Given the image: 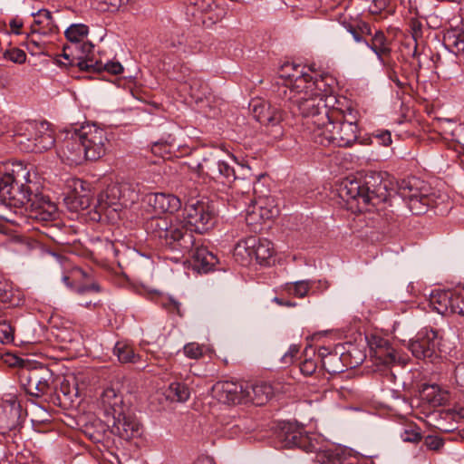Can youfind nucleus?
Segmentation results:
<instances>
[{"mask_svg": "<svg viewBox=\"0 0 464 464\" xmlns=\"http://www.w3.org/2000/svg\"><path fill=\"white\" fill-rule=\"evenodd\" d=\"M29 183L30 171L26 166L13 163L0 179V200L12 207H24L29 218L36 221L53 220L57 216L56 205L47 196L34 194Z\"/></svg>", "mask_w": 464, "mask_h": 464, "instance_id": "nucleus-1", "label": "nucleus"}, {"mask_svg": "<svg viewBox=\"0 0 464 464\" xmlns=\"http://www.w3.org/2000/svg\"><path fill=\"white\" fill-rule=\"evenodd\" d=\"M318 80L328 83L325 91L314 87H303L298 90L279 87L278 96L288 102V109L295 115L303 118L302 125L304 134L310 138L318 128L328 122V116L331 111L328 110V101L335 100L332 95L334 80L329 75H320Z\"/></svg>", "mask_w": 464, "mask_h": 464, "instance_id": "nucleus-2", "label": "nucleus"}, {"mask_svg": "<svg viewBox=\"0 0 464 464\" xmlns=\"http://www.w3.org/2000/svg\"><path fill=\"white\" fill-rule=\"evenodd\" d=\"M340 198L351 204L355 203L359 211L368 210V207L377 206L387 199V184L379 173L367 174L363 180L343 179L338 188Z\"/></svg>", "mask_w": 464, "mask_h": 464, "instance_id": "nucleus-3", "label": "nucleus"}, {"mask_svg": "<svg viewBox=\"0 0 464 464\" xmlns=\"http://www.w3.org/2000/svg\"><path fill=\"white\" fill-rule=\"evenodd\" d=\"M274 396V388L267 383L256 385L252 388L234 382H218L212 388V397L217 403L226 406H237L252 403L254 406H264Z\"/></svg>", "mask_w": 464, "mask_h": 464, "instance_id": "nucleus-4", "label": "nucleus"}, {"mask_svg": "<svg viewBox=\"0 0 464 464\" xmlns=\"http://www.w3.org/2000/svg\"><path fill=\"white\" fill-rule=\"evenodd\" d=\"M145 229L151 237L158 238L161 245L173 251L185 254L195 245L194 235L188 231L183 221L170 216L150 218L145 224Z\"/></svg>", "mask_w": 464, "mask_h": 464, "instance_id": "nucleus-5", "label": "nucleus"}, {"mask_svg": "<svg viewBox=\"0 0 464 464\" xmlns=\"http://www.w3.org/2000/svg\"><path fill=\"white\" fill-rule=\"evenodd\" d=\"M341 112L331 111L328 122L320 126L317 131L310 137L316 144L322 146L334 145L338 147H350L358 139V127L356 117L353 111L339 119Z\"/></svg>", "mask_w": 464, "mask_h": 464, "instance_id": "nucleus-6", "label": "nucleus"}, {"mask_svg": "<svg viewBox=\"0 0 464 464\" xmlns=\"http://www.w3.org/2000/svg\"><path fill=\"white\" fill-rule=\"evenodd\" d=\"M14 141L26 152L41 153L55 142L53 131L46 121H27L15 128Z\"/></svg>", "mask_w": 464, "mask_h": 464, "instance_id": "nucleus-7", "label": "nucleus"}, {"mask_svg": "<svg viewBox=\"0 0 464 464\" xmlns=\"http://www.w3.org/2000/svg\"><path fill=\"white\" fill-rule=\"evenodd\" d=\"M139 198L133 184L129 182L114 183L99 193L95 209L100 214L111 216L123 208L130 207Z\"/></svg>", "mask_w": 464, "mask_h": 464, "instance_id": "nucleus-8", "label": "nucleus"}, {"mask_svg": "<svg viewBox=\"0 0 464 464\" xmlns=\"http://www.w3.org/2000/svg\"><path fill=\"white\" fill-rule=\"evenodd\" d=\"M398 194L413 215L425 214L436 205V197L430 193V188L415 177L402 179L398 185Z\"/></svg>", "mask_w": 464, "mask_h": 464, "instance_id": "nucleus-9", "label": "nucleus"}, {"mask_svg": "<svg viewBox=\"0 0 464 464\" xmlns=\"http://www.w3.org/2000/svg\"><path fill=\"white\" fill-rule=\"evenodd\" d=\"M183 216L185 227L190 233L208 232L216 222L214 205L207 199H189L185 205Z\"/></svg>", "mask_w": 464, "mask_h": 464, "instance_id": "nucleus-10", "label": "nucleus"}, {"mask_svg": "<svg viewBox=\"0 0 464 464\" xmlns=\"http://www.w3.org/2000/svg\"><path fill=\"white\" fill-rule=\"evenodd\" d=\"M274 253L273 243L266 238L257 237L242 239L234 248V256L242 265H247L255 259L260 265L268 266Z\"/></svg>", "mask_w": 464, "mask_h": 464, "instance_id": "nucleus-11", "label": "nucleus"}, {"mask_svg": "<svg viewBox=\"0 0 464 464\" xmlns=\"http://www.w3.org/2000/svg\"><path fill=\"white\" fill-rule=\"evenodd\" d=\"M320 75L317 73L311 75L305 71L304 66L295 63H285L279 70V77L285 81L281 87L288 89L298 90L303 87H314L325 91L329 84L323 80H318Z\"/></svg>", "mask_w": 464, "mask_h": 464, "instance_id": "nucleus-12", "label": "nucleus"}, {"mask_svg": "<svg viewBox=\"0 0 464 464\" xmlns=\"http://www.w3.org/2000/svg\"><path fill=\"white\" fill-rule=\"evenodd\" d=\"M101 409L106 424L111 426L120 437L130 439L140 434V424L130 408Z\"/></svg>", "mask_w": 464, "mask_h": 464, "instance_id": "nucleus-13", "label": "nucleus"}, {"mask_svg": "<svg viewBox=\"0 0 464 464\" xmlns=\"http://www.w3.org/2000/svg\"><path fill=\"white\" fill-rule=\"evenodd\" d=\"M280 438L287 448L296 447L305 452L316 451L318 449L319 437L307 433L304 424L297 421L285 422L281 428Z\"/></svg>", "mask_w": 464, "mask_h": 464, "instance_id": "nucleus-14", "label": "nucleus"}, {"mask_svg": "<svg viewBox=\"0 0 464 464\" xmlns=\"http://www.w3.org/2000/svg\"><path fill=\"white\" fill-rule=\"evenodd\" d=\"M86 160H97L106 152L108 139L103 129L95 124H84L78 128Z\"/></svg>", "mask_w": 464, "mask_h": 464, "instance_id": "nucleus-15", "label": "nucleus"}, {"mask_svg": "<svg viewBox=\"0 0 464 464\" xmlns=\"http://www.w3.org/2000/svg\"><path fill=\"white\" fill-rule=\"evenodd\" d=\"M250 107L253 116L257 121L275 129L273 134L275 138H279L283 135L281 122L284 120L285 113L280 107L260 99L253 100Z\"/></svg>", "mask_w": 464, "mask_h": 464, "instance_id": "nucleus-16", "label": "nucleus"}, {"mask_svg": "<svg viewBox=\"0 0 464 464\" xmlns=\"http://www.w3.org/2000/svg\"><path fill=\"white\" fill-rule=\"evenodd\" d=\"M250 107L253 116L257 121L275 129L273 134L275 138H279L283 135L281 122L284 120L285 113L280 107L260 99L253 100Z\"/></svg>", "mask_w": 464, "mask_h": 464, "instance_id": "nucleus-17", "label": "nucleus"}, {"mask_svg": "<svg viewBox=\"0 0 464 464\" xmlns=\"http://www.w3.org/2000/svg\"><path fill=\"white\" fill-rule=\"evenodd\" d=\"M58 156L69 165H80L86 160L78 128L66 129L58 148Z\"/></svg>", "mask_w": 464, "mask_h": 464, "instance_id": "nucleus-18", "label": "nucleus"}, {"mask_svg": "<svg viewBox=\"0 0 464 464\" xmlns=\"http://www.w3.org/2000/svg\"><path fill=\"white\" fill-rule=\"evenodd\" d=\"M438 333L432 329L420 330L414 340L410 341L409 349L417 359H431L439 346Z\"/></svg>", "mask_w": 464, "mask_h": 464, "instance_id": "nucleus-19", "label": "nucleus"}, {"mask_svg": "<svg viewBox=\"0 0 464 464\" xmlns=\"http://www.w3.org/2000/svg\"><path fill=\"white\" fill-rule=\"evenodd\" d=\"M422 405L446 406L450 402V392L437 383L423 382L418 385L415 395Z\"/></svg>", "mask_w": 464, "mask_h": 464, "instance_id": "nucleus-20", "label": "nucleus"}, {"mask_svg": "<svg viewBox=\"0 0 464 464\" xmlns=\"http://www.w3.org/2000/svg\"><path fill=\"white\" fill-rule=\"evenodd\" d=\"M203 173L213 179H220L222 183L230 184L236 182L238 178L236 169L227 162L218 160L216 157L204 159L199 165Z\"/></svg>", "mask_w": 464, "mask_h": 464, "instance_id": "nucleus-21", "label": "nucleus"}, {"mask_svg": "<svg viewBox=\"0 0 464 464\" xmlns=\"http://www.w3.org/2000/svg\"><path fill=\"white\" fill-rule=\"evenodd\" d=\"M20 378L26 394L32 397L40 398L50 389V373L46 370L44 372L37 370L26 371L22 373Z\"/></svg>", "mask_w": 464, "mask_h": 464, "instance_id": "nucleus-22", "label": "nucleus"}, {"mask_svg": "<svg viewBox=\"0 0 464 464\" xmlns=\"http://www.w3.org/2000/svg\"><path fill=\"white\" fill-rule=\"evenodd\" d=\"M93 45L84 40L73 47L72 45H65L63 50V56L71 65H77L82 71H90L93 69L95 63L92 61L85 60V57L91 53Z\"/></svg>", "mask_w": 464, "mask_h": 464, "instance_id": "nucleus-23", "label": "nucleus"}, {"mask_svg": "<svg viewBox=\"0 0 464 464\" xmlns=\"http://www.w3.org/2000/svg\"><path fill=\"white\" fill-rule=\"evenodd\" d=\"M368 343L373 353V356L380 363L390 366L400 362L398 353L391 346L388 340L372 335L369 339Z\"/></svg>", "mask_w": 464, "mask_h": 464, "instance_id": "nucleus-24", "label": "nucleus"}, {"mask_svg": "<svg viewBox=\"0 0 464 464\" xmlns=\"http://www.w3.org/2000/svg\"><path fill=\"white\" fill-rule=\"evenodd\" d=\"M186 254L190 257L193 269L199 273H208L218 264V257L207 247L198 246L196 241L193 248L184 255Z\"/></svg>", "mask_w": 464, "mask_h": 464, "instance_id": "nucleus-25", "label": "nucleus"}, {"mask_svg": "<svg viewBox=\"0 0 464 464\" xmlns=\"http://www.w3.org/2000/svg\"><path fill=\"white\" fill-rule=\"evenodd\" d=\"M69 186L72 191L65 199L72 203V208L75 210L89 208L92 201L90 184L82 179H74Z\"/></svg>", "mask_w": 464, "mask_h": 464, "instance_id": "nucleus-26", "label": "nucleus"}, {"mask_svg": "<svg viewBox=\"0 0 464 464\" xmlns=\"http://www.w3.org/2000/svg\"><path fill=\"white\" fill-rule=\"evenodd\" d=\"M145 200L157 213L173 214L181 208L180 199L172 194L150 193L146 196Z\"/></svg>", "mask_w": 464, "mask_h": 464, "instance_id": "nucleus-27", "label": "nucleus"}, {"mask_svg": "<svg viewBox=\"0 0 464 464\" xmlns=\"http://www.w3.org/2000/svg\"><path fill=\"white\" fill-rule=\"evenodd\" d=\"M34 21L31 24L33 34L53 35L59 33L55 18L47 9H40L32 14Z\"/></svg>", "mask_w": 464, "mask_h": 464, "instance_id": "nucleus-28", "label": "nucleus"}, {"mask_svg": "<svg viewBox=\"0 0 464 464\" xmlns=\"http://www.w3.org/2000/svg\"><path fill=\"white\" fill-rule=\"evenodd\" d=\"M339 23L349 32L356 43L365 44V36L372 35V29L368 23L358 17H340Z\"/></svg>", "mask_w": 464, "mask_h": 464, "instance_id": "nucleus-29", "label": "nucleus"}, {"mask_svg": "<svg viewBox=\"0 0 464 464\" xmlns=\"http://www.w3.org/2000/svg\"><path fill=\"white\" fill-rule=\"evenodd\" d=\"M377 56L382 65H386V59L391 56V41L381 30L375 31L370 41L366 40L364 44Z\"/></svg>", "mask_w": 464, "mask_h": 464, "instance_id": "nucleus-30", "label": "nucleus"}, {"mask_svg": "<svg viewBox=\"0 0 464 464\" xmlns=\"http://www.w3.org/2000/svg\"><path fill=\"white\" fill-rule=\"evenodd\" d=\"M453 291L437 289L430 293L429 298L430 306L441 315L453 314L452 307Z\"/></svg>", "mask_w": 464, "mask_h": 464, "instance_id": "nucleus-31", "label": "nucleus"}, {"mask_svg": "<svg viewBox=\"0 0 464 464\" xmlns=\"http://www.w3.org/2000/svg\"><path fill=\"white\" fill-rule=\"evenodd\" d=\"M315 452V460L320 464H342L346 458V450L341 446L332 445L322 448L320 443Z\"/></svg>", "mask_w": 464, "mask_h": 464, "instance_id": "nucleus-32", "label": "nucleus"}, {"mask_svg": "<svg viewBox=\"0 0 464 464\" xmlns=\"http://www.w3.org/2000/svg\"><path fill=\"white\" fill-rule=\"evenodd\" d=\"M218 5L215 0H186V14L196 18L199 14L215 12Z\"/></svg>", "mask_w": 464, "mask_h": 464, "instance_id": "nucleus-33", "label": "nucleus"}, {"mask_svg": "<svg viewBox=\"0 0 464 464\" xmlns=\"http://www.w3.org/2000/svg\"><path fill=\"white\" fill-rule=\"evenodd\" d=\"M332 398V399H338L340 401L338 403H353V401L357 397V393L346 387H342L340 390L337 391H326L324 392V393L315 394L314 399H311L308 401L309 403L313 402H318L322 398Z\"/></svg>", "mask_w": 464, "mask_h": 464, "instance_id": "nucleus-34", "label": "nucleus"}, {"mask_svg": "<svg viewBox=\"0 0 464 464\" xmlns=\"http://www.w3.org/2000/svg\"><path fill=\"white\" fill-rule=\"evenodd\" d=\"M314 280H300L291 283H286L283 289L289 295L297 298H304L306 296L311 289L314 288Z\"/></svg>", "mask_w": 464, "mask_h": 464, "instance_id": "nucleus-35", "label": "nucleus"}, {"mask_svg": "<svg viewBox=\"0 0 464 464\" xmlns=\"http://www.w3.org/2000/svg\"><path fill=\"white\" fill-rule=\"evenodd\" d=\"M88 26L83 24H74L70 25L64 32L65 37L70 42L69 45L72 47L82 42L88 35Z\"/></svg>", "mask_w": 464, "mask_h": 464, "instance_id": "nucleus-36", "label": "nucleus"}, {"mask_svg": "<svg viewBox=\"0 0 464 464\" xmlns=\"http://www.w3.org/2000/svg\"><path fill=\"white\" fill-rule=\"evenodd\" d=\"M444 42L454 53H464V31L458 29L449 31L444 36Z\"/></svg>", "mask_w": 464, "mask_h": 464, "instance_id": "nucleus-37", "label": "nucleus"}, {"mask_svg": "<svg viewBox=\"0 0 464 464\" xmlns=\"http://www.w3.org/2000/svg\"><path fill=\"white\" fill-rule=\"evenodd\" d=\"M189 395L190 392L186 384L174 382L169 385L166 396L171 401L183 403L189 398Z\"/></svg>", "mask_w": 464, "mask_h": 464, "instance_id": "nucleus-38", "label": "nucleus"}, {"mask_svg": "<svg viewBox=\"0 0 464 464\" xmlns=\"http://www.w3.org/2000/svg\"><path fill=\"white\" fill-rule=\"evenodd\" d=\"M19 304V297L13 288L0 282V310L5 307L15 306Z\"/></svg>", "mask_w": 464, "mask_h": 464, "instance_id": "nucleus-39", "label": "nucleus"}, {"mask_svg": "<svg viewBox=\"0 0 464 464\" xmlns=\"http://www.w3.org/2000/svg\"><path fill=\"white\" fill-rule=\"evenodd\" d=\"M114 353L122 363H135L139 361L140 355L136 354L130 345L117 343L114 347Z\"/></svg>", "mask_w": 464, "mask_h": 464, "instance_id": "nucleus-40", "label": "nucleus"}, {"mask_svg": "<svg viewBox=\"0 0 464 464\" xmlns=\"http://www.w3.org/2000/svg\"><path fill=\"white\" fill-rule=\"evenodd\" d=\"M409 26L411 37L415 44L412 56L416 57L418 55V43L423 36V24L417 18H411L410 20Z\"/></svg>", "mask_w": 464, "mask_h": 464, "instance_id": "nucleus-41", "label": "nucleus"}, {"mask_svg": "<svg viewBox=\"0 0 464 464\" xmlns=\"http://www.w3.org/2000/svg\"><path fill=\"white\" fill-rule=\"evenodd\" d=\"M53 408H33L32 422L34 423H45L50 421Z\"/></svg>", "mask_w": 464, "mask_h": 464, "instance_id": "nucleus-42", "label": "nucleus"}, {"mask_svg": "<svg viewBox=\"0 0 464 464\" xmlns=\"http://www.w3.org/2000/svg\"><path fill=\"white\" fill-rule=\"evenodd\" d=\"M92 70L98 72L104 70L111 74H120L122 72L123 67L119 62L108 61L105 63L96 62Z\"/></svg>", "mask_w": 464, "mask_h": 464, "instance_id": "nucleus-43", "label": "nucleus"}, {"mask_svg": "<svg viewBox=\"0 0 464 464\" xmlns=\"http://www.w3.org/2000/svg\"><path fill=\"white\" fill-rule=\"evenodd\" d=\"M25 46L32 54L44 53L45 51V44L34 38L33 34L27 36Z\"/></svg>", "mask_w": 464, "mask_h": 464, "instance_id": "nucleus-44", "label": "nucleus"}, {"mask_svg": "<svg viewBox=\"0 0 464 464\" xmlns=\"http://www.w3.org/2000/svg\"><path fill=\"white\" fill-rule=\"evenodd\" d=\"M452 307L453 314L464 316V288L453 291Z\"/></svg>", "mask_w": 464, "mask_h": 464, "instance_id": "nucleus-45", "label": "nucleus"}, {"mask_svg": "<svg viewBox=\"0 0 464 464\" xmlns=\"http://www.w3.org/2000/svg\"><path fill=\"white\" fill-rule=\"evenodd\" d=\"M183 352L187 357L197 360L203 356L204 347L197 343H189L183 347Z\"/></svg>", "mask_w": 464, "mask_h": 464, "instance_id": "nucleus-46", "label": "nucleus"}, {"mask_svg": "<svg viewBox=\"0 0 464 464\" xmlns=\"http://www.w3.org/2000/svg\"><path fill=\"white\" fill-rule=\"evenodd\" d=\"M401 438L406 442H419L421 440V433L419 428L415 425H410L409 429L404 430L401 434Z\"/></svg>", "mask_w": 464, "mask_h": 464, "instance_id": "nucleus-47", "label": "nucleus"}, {"mask_svg": "<svg viewBox=\"0 0 464 464\" xmlns=\"http://www.w3.org/2000/svg\"><path fill=\"white\" fill-rule=\"evenodd\" d=\"M14 340V328L9 322H0V342L8 343Z\"/></svg>", "mask_w": 464, "mask_h": 464, "instance_id": "nucleus-48", "label": "nucleus"}, {"mask_svg": "<svg viewBox=\"0 0 464 464\" xmlns=\"http://www.w3.org/2000/svg\"><path fill=\"white\" fill-rule=\"evenodd\" d=\"M4 57L13 63H23L25 62L26 54L23 50L14 48L5 51Z\"/></svg>", "mask_w": 464, "mask_h": 464, "instance_id": "nucleus-49", "label": "nucleus"}, {"mask_svg": "<svg viewBox=\"0 0 464 464\" xmlns=\"http://www.w3.org/2000/svg\"><path fill=\"white\" fill-rule=\"evenodd\" d=\"M318 355H319V357L322 358L323 365H324V369L327 372H337L336 369H332L331 367H328L327 366L328 362L326 361V359H329V361L339 360V357L337 356V353L332 354L328 348H326V347H320L318 349Z\"/></svg>", "mask_w": 464, "mask_h": 464, "instance_id": "nucleus-50", "label": "nucleus"}, {"mask_svg": "<svg viewBox=\"0 0 464 464\" xmlns=\"http://www.w3.org/2000/svg\"><path fill=\"white\" fill-rule=\"evenodd\" d=\"M424 445L430 450L439 451L444 446V440L438 436L429 435L424 439Z\"/></svg>", "mask_w": 464, "mask_h": 464, "instance_id": "nucleus-51", "label": "nucleus"}, {"mask_svg": "<svg viewBox=\"0 0 464 464\" xmlns=\"http://www.w3.org/2000/svg\"><path fill=\"white\" fill-rule=\"evenodd\" d=\"M163 306L168 309L170 313H175L180 316L183 315L181 311V304L173 297L168 298L164 303Z\"/></svg>", "mask_w": 464, "mask_h": 464, "instance_id": "nucleus-52", "label": "nucleus"}, {"mask_svg": "<svg viewBox=\"0 0 464 464\" xmlns=\"http://www.w3.org/2000/svg\"><path fill=\"white\" fill-rule=\"evenodd\" d=\"M317 368L316 362L312 359L304 360L300 365V371L304 375L313 374Z\"/></svg>", "mask_w": 464, "mask_h": 464, "instance_id": "nucleus-53", "label": "nucleus"}, {"mask_svg": "<svg viewBox=\"0 0 464 464\" xmlns=\"http://www.w3.org/2000/svg\"><path fill=\"white\" fill-rule=\"evenodd\" d=\"M374 138L383 146H389L392 143V135L389 130H378L374 134Z\"/></svg>", "mask_w": 464, "mask_h": 464, "instance_id": "nucleus-54", "label": "nucleus"}, {"mask_svg": "<svg viewBox=\"0 0 464 464\" xmlns=\"http://www.w3.org/2000/svg\"><path fill=\"white\" fill-rule=\"evenodd\" d=\"M299 352V347L295 344H292L288 351L283 355L282 362L285 364H290L293 362L294 357Z\"/></svg>", "mask_w": 464, "mask_h": 464, "instance_id": "nucleus-55", "label": "nucleus"}, {"mask_svg": "<svg viewBox=\"0 0 464 464\" xmlns=\"http://www.w3.org/2000/svg\"><path fill=\"white\" fill-rule=\"evenodd\" d=\"M3 403L6 404L7 406H21L24 402L22 399H20L16 394L14 393H7L5 394L3 397Z\"/></svg>", "mask_w": 464, "mask_h": 464, "instance_id": "nucleus-56", "label": "nucleus"}, {"mask_svg": "<svg viewBox=\"0 0 464 464\" xmlns=\"http://www.w3.org/2000/svg\"><path fill=\"white\" fill-rule=\"evenodd\" d=\"M454 378L456 384L460 388L464 389V363L459 364L455 368Z\"/></svg>", "mask_w": 464, "mask_h": 464, "instance_id": "nucleus-57", "label": "nucleus"}, {"mask_svg": "<svg viewBox=\"0 0 464 464\" xmlns=\"http://www.w3.org/2000/svg\"><path fill=\"white\" fill-rule=\"evenodd\" d=\"M248 187H250V185ZM248 189H250V188H248ZM248 194L249 190L242 192V197L239 200L237 201L235 208H241L243 207L248 206L249 202L252 201Z\"/></svg>", "mask_w": 464, "mask_h": 464, "instance_id": "nucleus-58", "label": "nucleus"}, {"mask_svg": "<svg viewBox=\"0 0 464 464\" xmlns=\"http://www.w3.org/2000/svg\"><path fill=\"white\" fill-rule=\"evenodd\" d=\"M76 292L78 294H84L87 292H100V286L99 285L93 283L91 285H82L76 288Z\"/></svg>", "mask_w": 464, "mask_h": 464, "instance_id": "nucleus-59", "label": "nucleus"}, {"mask_svg": "<svg viewBox=\"0 0 464 464\" xmlns=\"http://www.w3.org/2000/svg\"><path fill=\"white\" fill-rule=\"evenodd\" d=\"M315 281V285H314V289H311L313 293L314 292H323L324 290H326L329 286V284L326 280H314Z\"/></svg>", "mask_w": 464, "mask_h": 464, "instance_id": "nucleus-60", "label": "nucleus"}, {"mask_svg": "<svg viewBox=\"0 0 464 464\" xmlns=\"http://www.w3.org/2000/svg\"><path fill=\"white\" fill-rule=\"evenodd\" d=\"M174 140L172 139L171 140H166V141H158V142H155L152 146V150L153 152H158V150H160L161 147H172V143H173Z\"/></svg>", "mask_w": 464, "mask_h": 464, "instance_id": "nucleus-61", "label": "nucleus"}, {"mask_svg": "<svg viewBox=\"0 0 464 464\" xmlns=\"http://www.w3.org/2000/svg\"><path fill=\"white\" fill-rule=\"evenodd\" d=\"M23 26V24L21 21H18L16 19H14L10 22V27L12 29V32L14 34H20L19 29Z\"/></svg>", "mask_w": 464, "mask_h": 464, "instance_id": "nucleus-62", "label": "nucleus"}, {"mask_svg": "<svg viewBox=\"0 0 464 464\" xmlns=\"http://www.w3.org/2000/svg\"><path fill=\"white\" fill-rule=\"evenodd\" d=\"M273 301L279 305H284V306H287V307H294L296 305V304L295 302L284 301L282 298H279V297H275L273 299Z\"/></svg>", "mask_w": 464, "mask_h": 464, "instance_id": "nucleus-63", "label": "nucleus"}, {"mask_svg": "<svg viewBox=\"0 0 464 464\" xmlns=\"http://www.w3.org/2000/svg\"><path fill=\"white\" fill-rule=\"evenodd\" d=\"M390 79L396 84V86H398L400 89H403L406 85V82H401L400 81V79L398 78V76L396 75L395 72H392L391 75H390Z\"/></svg>", "mask_w": 464, "mask_h": 464, "instance_id": "nucleus-64", "label": "nucleus"}]
</instances>
